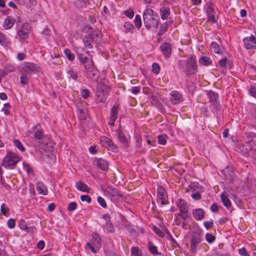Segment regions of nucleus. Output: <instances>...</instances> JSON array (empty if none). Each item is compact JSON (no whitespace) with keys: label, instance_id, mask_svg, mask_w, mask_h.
Listing matches in <instances>:
<instances>
[{"label":"nucleus","instance_id":"1","mask_svg":"<svg viewBox=\"0 0 256 256\" xmlns=\"http://www.w3.org/2000/svg\"><path fill=\"white\" fill-rule=\"evenodd\" d=\"M142 18L144 26L147 30L158 28L160 22L159 16L155 14L154 11L148 6H146L143 12Z\"/></svg>","mask_w":256,"mask_h":256},{"label":"nucleus","instance_id":"2","mask_svg":"<svg viewBox=\"0 0 256 256\" xmlns=\"http://www.w3.org/2000/svg\"><path fill=\"white\" fill-rule=\"evenodd\" d=\"M206 97L209 99L210 108L214 113L218 114L220 112V104L218 101V94L211 90H206Z\"/></svg>","mask_w":256,"mask_h":256},{"label":"nucleus","instance_id":"3","mask_svg":"<svg viewBox=\"0 0 256 256\" xmlns=\"http://www.w3.org/2000/svg\"><path fill=\"white\" fill-rule=\"evenodd\" d=\"M100 34V33L99 32H92L86 35L83 39L84 46L92 49L94 45L96 46L101 40Z\"/></svg>","mask_w":256,"mask_h":256},{"label":"nucleus","instance_id":"4","mask_svg":"<svg viewBox=\"0 0 256 256\" xmlns=\"http://www.w3.org/2000/svg\"><path fill=\"white\" fill-rule=\"evenodd\" d=\"M20 158L17 154L9 152L4 156L2 161V165L6 169H14Z\"/></svg>","mask_w":256,"mask_h":256},{"label":"nucleus","instance_id":"5","mask_svg":"<svg viewBox=\"0 0 256 256\" xmlns=\"http://www.w3.org/2000/svg\"><path fill=\"white\" fill-rule=\"evenodd\" d=\"M110 90V88L104 82H99L97 84L96 90L98 101L100 102H104L106 100Z\"/></svg>","mask_w":256,"mask_h":256},{"label":"nucleus","instance_id":"6","mask_svg":"<svg viewBox=\"0 0 256 256\" xmlns=\"http://www.w3.org/2000/svg\"><path fill=\"white\" fill-rule=\"evenodd\" d=\"M186 75L190 76L196 74L198 70L196 60V56L191 54L188 58L186 60Z\"/></svg>","mask_w":256,"mask_h":256},{"label":"nucleus","instance_id":"7","mask_svg":"<svg viewBox=\"0 0 256 256\" xmlns=\"http://www.w3.org/2000/svg\"><path fill=\"white\" fill-rule=\"evenodd\" d=\"M202 236L199 230L194 231L191 234L190 242V250L192 252L196 254L198 250V246L202 242Z\"/></svg>","mask_w":256,"mask_h":256},{"label":"nucleus","instance_id":"8","mask_svg":"<svg viewBox=\"0 0 256 256\" xmlns=\"http://www.w3.org/2000/svg\"><path fill=\"white\" fill-rule=\"evenodd\" d=\"M102 189L105 196L110 198L112 201L114 202L123 197V195L120 192L112 186H108L106 188H102Z\"/></svg>","mask_w":256,"mask_h":256},{"label":"nucleus","instance_id":"9","mask_svg":"<svg viewBox=\"0 0 256 256\" xmlns=\"http://www.w3.org/2000/svg\"><path fill=\"white\" fill-rule=\"evenodd\" d=\"M22 70L26 74H31L38 72L40 68L37 64L34 63L25 62Z\"/></svg>","mask_w":256,"mask_h":256},{"label":"nucleus","instance_id":"10","mask_svg":"<svg viewBox=\"0 0 256 256\" xmlns=\"http://www.w3.org/2000/svg\"><path fill=\"white\" fill-rule=\"evenodd\" d=\"M30 28L31 27L28 23L22 24L20 28L17 32L20 40H23L28 38Z\"/></svg>","mask_w":256,"mask_h":256},{"label":"nucleus","instance_id":"11","mask_svg":"<svg viewBox=\"0 0 256 256\" xmlns=\"http://www.w3.org/2000/svg\"><path fill=\"white\" fill-rule=\"evenodd\" d=\"M244 48L246 50L256 49V38L254 35L246 37L243 39Z\"/></svg>","mask_w":256,"mask_h":256},{"label":"nucleus","instance_id":"12","mask_svg":"<svg viewBox=\"0 0 256 256\" xmlns=\"http://www.w3.org/2000/svg\"><path fill=\"white\" fill-rule=\"evenodd\" d=\"M102 146L108 148V150L116 152L118 150V146L112 142V140L106 136L101 139Z\"/></svg>","mask_w":256,"mask_h":256},{"label":"nucleus","instance_id":"13","mask_svg":"<svg viewBox=\"0 0 256 256\" xmlns=\"http://www.w3.org/2000/svg\"><path fill=\"white\" fill-rule=\"evenodd\" d=\"M160 49L164 56L168 59L170 56L172 54L171 45L168 42H163L160 46Z\"/></svg>","mask_w":256,"mask_h":256},{"label":"nucleus","instance_id":"14","mask_svg":"<svg viewBox=\"0 0 256 256\" xmlns=\"http://www.w3.org/2000/svg\"><path fill=\"white\" fill-rule=\"evenodd\" d=\"M87 78L92 82H96L99 78L100 73L98 71L94 66L90 68H88L86 70Z\"/></svg>","mask_w":256,"mask_h":256},{"label":"nucleus","instance_id":"15","mask_svg":"<svg viewBox=\"0 0 256 256\" xmlns=\"http://www.w3.org/2000/svg\"><path fill=\"white\" fill-rule=\"evenodd\" d=\"M77 114L78 118L80 120H84L86 119L87 116L88 112L86 108H84L81 103L77 104Z\"/></svg>","mask_w":256,"mask_h":256},{"label":"nucleus","instance_id":"16","mask_svg":"<svg viewBox=\"0 0 256 256\" xmlns=\"http://www.w3.org/2000/svg\"><path fill=\"white\" fill-rule=\"evenodd\" d=\"M239 149L242 154L244 156H250V152H252V148L250 144L246 141L240 146Z\"/></svg>","mask_w":256,"mask_h":256},{"label":"nucleus","instance_id":"17","mask_svg":"<svg viewBox=\"0 0 256 256\" xmlns=\"http://www.w3.org/2000/svg\"><path fill=\"white\" fill-rule=\"evenodd\" d=\"M95 162L98 168L106 171L108 168V162L102 158H96Z\"/></svg>","mask_w":256,"mask_h":256},{"label":"nucleus","instance_id":"18","mask_svg":"<svg viewBox=\"0 0 256 256\" xmlns=\"http://www.w3.org/2000/svg\"><path fill=\"white\" fill-rule=\"evenodd\" d=\"M34 132V138L39 144H43L44 134L42 130H37V126L32 128Z\"/></svg>","mask_w":256,"mask_h":256},{"label":"nucleus","instance_id":"19","mask_svg":"<svg viewBox=\"0 0 256 256\" xmlns=\"http://www.w3.org/2000/svg\"><path fill=\"white\" fill-rule=\"evenodd\" d=\"M216 12L214 9L210 6H208L206 8V15L208 22H210L212 24H215L217 20L215 16Z\"/></svg>","mask_w":256,"mask_h":256},{"label":"nucleus","instance_id":"20","mask_svg":"<svg viewBox=\"0 0 256 256\" xmlns=\"http://www.w3.org/2000/svg\"><path fill=\"white\" fill-rule=\"evenodd\" d=\"M251 140L248 141L252 148V155L254 159H256V134H252L251 136Z\"/></svg>","mask_w":256,"mask_h":256},{"label":"nucleus","instance_id":"21","mask_svg":"<svg viewBox=\"0 0 256 256\" xmlns=\"http://www.w3.org/2000/svg\"><path fill=\"white\" fill-rule=\"evenodd\" d=\"M170 96V101L174 104H176L182 101V95L177 91H172Z\"/></svg>","mask_w":256,"mask_h":256},{"label":"nucleus","instance_id":"22","mask_svg":"<svg viewBox=\"0 0 256 256\" xmlns=\"http://www.w3.org/2000/svg\"><path fill=\"white\" fill-rule=\"evenodd\" d=\"M222 172L227 180L230 182L234 180V173L228 166L226 167Z\"/></svg>","mask_w":256,"mask_h":256},{"label":"nucleus","instance_id":"23","mask_svg":"<svg viewBox=\"0 0 256 256\" xmlns=\"http://www.w3.org/2000/svg\"><path fill=\"white\" fill-rule=\"evenodd\" d=\"M16 22V19L14 18L8 16L7 18L5 19L2 27L5 30H9L12 27Z\"/></svg>","mask_w":256,"mask_h":256},{"label":"nucleus","instance_id":"24","mask_svg":"<svg viewBox=\"0 0 256 256\" xmlns=\"http://www.w3.org/2000/svg\"><path fill=\"white\" fill-rule=\"evenodd\" d=\"M76 187L78 190L87 193L90 190V188L82 181L77 182L76 183Z\"/></svg>","mask_w":256,"mask_h":256},{"label":"nucleus","instance_id":"25","mask_svg":"<svg viewBox=\"0 0 256 256\" xmlns=\"http://www.w3.org/2000/svg\"><path fill=\"white\" fill-rule=\"evenodd\" d=\"M204 211L201 208L195 209L192 210V215L198 220H202L204 217Z\"/></svg>","mask_w":256,"mask_h":256},{"label":"nucleus","instance_id":"26","mask_svg":"<svg viewBox=\"0 0 256 256\" xmlns=\"http://www.w3.org/2000/svg\"><path fill=\"white\" fill-rule=\"evenodd\" d=\"M160 18L162 20L167 19L170 15V10L168 7L162 6L160 9Z\"/></svg>","mask_w":256,"mask_h":256},{"label":"nucleus","instance_id":"27","mask_svg":"<svg viewBox=\"0 0 256 256\" xmlns=\"http://www.w3.org/2000/svg\"><path fill=\"white\" fill-rule=\"evenodd\" d=\"M118 138L120 143L125 147H127L128 145V142L127 138L124 134L120 130H118L117 131Z\"/></svg>","mask_w":256,"mask_h":256},{"label":"nucleus","instance_id":"28","mask_svg":"<svg viewBox=\"0 0 256 256\" xmlns=\"http://www.w3.org/2000/svg\"><path fill=\"white\" fill-rule=\"evenodd\" d=\"M36 189L40 194L46 196L48 194L47 188L42 182H39L37 183Z\"/></svg>","mask_w":256,"mask_h":256},{"label":"nucleus","instance_id":"29","mask_svg":"<svg viewBox=\"0 0 256 256\" xmlns=\"http://www.w3.org/2000/svg\"><path fill=\"white\" fill-rule=\"evenodd\" d=\"M177 206L179 209L178 213H185L186 212L188 211V206L186 204L185 200L180 199L178 202L177 203Z\"/></svg>","mask_w":256,"mask_h":256},{"label":"nucleus","instance_id":"30","mask_svg":"<svg viewBox=\"0 0 256 256\" xmlns=\"http://www.w3.org/2000/svg\"><path fill=\"white\" fill-rule=\"evenodd\" d=\"M118 105L114 104L110 110V115L109 118L112 121H116L118 118Z\"/></svg>","mask_w":256,"mask_h":256},{"label":"nucleus","instance_id":"31","mask_svg":"<svg viewBox=\"0 0 256 256\" xmlns=\"http://www.w3.org/2000/svg\"><path fill=\"white\" fill-rule=\"evenodd\" d=\"M220 198L224 206L229 208L231 206V202L226 192H223L220 195Z\"/></svg>","mask_w":256,"mask_h":256},{"label":"nucleus","instance_id":"32","mask_svg":"<svg viewBox=\"0 0 256 256\" xmlns=\"http://www.w3.org/2000/svg\"><path fill=\"white\" fill-rule=\"evenodd\" d=\"M210 48L212 50H213L214 52L220 54H222L224 51V48H220V46L214 42H212L210 44Z\"/></svg>","mask_w":256,"mask_h":256},{"label":"nucleus","instance_id":"33","mask_svg":"<svg viewBox=\"0 0 256 256\" xmlns=\"http://www.w3.org/2000/svg\"><path fill=\"white\" fill-rule=\"evenodd\" d=\"M148 248L149 252L154 256L160 255V253L158 251V248L154 246L152 242H150L148 244Z\"/></svg>","mask_w":256,"mask_h":256},{"label":"nucleus","instance_id":"34","mask_svg":"<svg viewBox=\"0 0 256 256\" xmlns=\"http://www.w3.org/2000/svg\"><path fill=\"white\" fill-rule=\"evenodd\" d=\"M103 228L104 230H106L108 232L112 234L115 232L114 226L112 222H106L104 225Z\"/></svg>","mask_w":256,"mask_h":256},{"label":"nucleus","instance_id":"35","mask_svg":"<svg viewBox=\"0 0 256 256\" xmlns=\"http://www.w3.org/2000/svg\"><path fill=\"white\" fill-rule=\"evenodd\" d=\"M199 62L204 66H208L210 65L212 62V60L209 57L206 56H202L198 60Z\"/></svg>","mask_w":256,"mask_h":256},{"label":"nucleus","instance_id":"36","mask_svg":"<svg viewBox=\"0 0 256 256\" xmlns=\"http://www.w3.org/2000/svg\"><path fill=\"white\" fill-rule=\"evenodd\" d=\"M10 43L8 38L4 34L0 32V44L3 46H7Z\"/></svg>","mask_w":256,"mask_h":256},{"label":"nucleus","instance_id":"37","mask_svg":"<svg viewBox=\"0 0 256 256\" xmlns=\"http://www.w3.org/2000/svg\"><path fill=\"white\" fill-rule=\"evenodd\" d=\"M168 24L166 22H164L160 26V28L158 32V36H162L163 34L167 31L168 28Z\"/></svg>","mask_w":256,"mask_h":256},{"label":"nucleus","instance_id":"38","mask_svg":"<svg viewBox=\"0 0 256 256\" xmlns=\"http://www.w3.org/2000/svg\"><path fill=\"white\" fill-rule=\"evenodd\" d=\"M166 190L162 186H160L157 189V195L158 197L160 198H164V197L166 196Z\"/></svg>","mask_w":256,"mask_h":256},{"label":"nucleus","instance_id":"39","mask_svg":"<svg viewBox=\"0 0 256 256\" xmlns=\"http://www.w3.org/2000/svg\"><path fill=\"white\" fill-rule=\"evenodd\" d=\"M64 54L66 58L70 61L72 62L74 58V54L72 52L71 50L68 48L64 50Z\"/></svg>","mask_w":256,"mask_h":256},{"label":"nucleus","instance_id":"40","mask_svg":"<svg viewBox=\"0 0 256 256\" xmlns=\"http://www.w3.org/2000/svg\"><path fill=\"white\" fill-rule=\"evenodd\" d=\"M178 68L181 71L186 74V60H180L178 62Z\"/></svg>","mask_w":256,"mask_h":256},{"label":"nucleus","instance_id":"41","mask_svg":"<svg viewBox=\"0 0 256 256\" xmlns=\"http://www.w3.org/2000/svg\"><path fill=\"white\" fill-rule=\"evenodd\" d=\"M68 74L69 76V78H71L74 80H76L78 78V72L72 68L69 69L68 71Z\"/></svg>","mask_w":256,"mask_h":256},{"label":"nucleus","instance_id":"42","mask_svg":"<svg viewBox=\"0 0 256 256\" xmlns=\"http://www.w3.org/2000/svg\"><path fill=\"white\" fill-rule=\"evenodd\" d=\"M84 68L86 70H88V68H90L94 66L92 58H88V60H87L86 62L83 64Z\"/></svg>","mask_w":256,"mask_h":256},{"label":"nucleus","instance_id":"43","mask_svg":"<svg viewBox=\"0 0 256 256\" xmlns=\"http://www.w3.org/2000/svg\"><path fill=\"white\" fill-rule=\"evenodd\" d=\"M124 27L128 32L132 34L134 32V27L131 22H126L124 24Z\"/></svg>","mask_w":256,"mask_h":256},{"label":"nucleus","instance_id":"44","mask_svg":"<svg viewBox=\"0 0 256 256\" xmlns=\"http://www.w3.org/2000/svg\"><path fill=\"white\" fill-rule=\"evenodd\" d=\"M78 58L80 63L83 64L84 62L87 60H88V58H92V56L89 55L87 56L83 54H78Z\"/></svg>","mask_w":256,"mask_h":256},{"label":"nucleus","instance_id":"45","mask_svg":"<svg viewBox=\"0 0 256 256\" xmlns=\"http://www.w3.org/2000/svg\"><path fill=\"white\" fill-rule=\"evenodd\" d=\"M0 210L2 214L8 216L10 214V210L6 204H3L0 206Z\"/></svg>","mask_w":256,"mask_h":256},{"label":"nucleus","instance_id":"46","mask_svg":"<svg viewBox=\"0 0 256 256\" xmlns=\"http://www.w3.org/2000/svg\"><path fill=\"white\" fill-rule=\"evenodd\" d=\"M134 23L136 26L138 28H140L142 26V20L141 17L139 14H136L135 16V18L134 20Z\"/></svg>","mask_w":256,"mask_h":256},{"label":"nucleus","instance_id":"47","mask_svg":"<svg viewBox=\"0 0 256 256\" xmlns=\"http://www.w3.org/2000/svg\"><path fill=\"white\" fill-rule=\"evenodd\" d=\"M14 146L21 152H24L25 150V148L19 140H14Z\"/></svg>","mask_w":256,"mask_h":256},{"label":"nucleus","instance_id":"48","mask_svg":"<svg viewBox=\"0 0 256 256\" xmlns=\"http://www.w3.org/2000/svg\"><path fill=\"white\" fill-rule=\"evenodd\" d=\"M168 136L166 134L158 136V137L159 144L164 145L166 143V138Z\"/></svg>","mask_w":256,"mask_h":256},{"label":"nucleus","instance_id":"49","mask_svg":"<svg viewBox=\"0 0 256 256\" xmlns=\"http://www.w3.org/2000/svg\"><path fill=\"white\" fill-rule=\"evenodd\" d=\"M92 236L93 240H94L95 242L97 244H98V245L100 244L101 238L98 233L94 232V233L92 234Z\"/></svg>","mask_w":256,"mask_h":256},{"label":"nucleus","instance_id":"50","mask_svg":"<svg viewBox=\"0 0 256 256\" xmlns=\"http://www.w3.org/2000/svg\"><path fill=\"white\" fill-rule=\"evenodd\" d=\"M206 240L208 243H212L215 240L216 237L211 234L206 233Z\"/></svg>","mask_w":256,"mask_h":256},{"label":"nucleus","instance_id":"51","mask_svg":"<svg viewBox=\"0 0 256 256\" xmlns=\"http://www.w3.org/2000/svg\"><path fill=\"white\" fill-rule=\"evenodd\" d=\"M160 70V66L157 63H154L152 64V72L155 74H158Z\"/></svg>","mask_w":256,"mask_h":256},{"label":"nucleus","instance_id":"52","mask_svg":"<svg viewBox=\"0 0 256 256\" xmlns=\"http://www.w3.org/2000/svg\"><path fill=\"white\" fill-rule=\"evenodd\" d=\"M22 164L24 168L26 169V172L28 174H33V169L28 164L24 162Z\"/></svg>","mask_w":256,"mask_h":256},{"label":"nucleus","instance_id":"53","mask_svg":"<svg viewBox=\"0 0 256 256\" xmlns=\"http://www.w3.org/2000/svg\"><path fill=\"white\" fill-rule=\"evenodd\" d=\"M81 96L84 99L87 98L90 96V92L88 89H83L80 92Z\"/></svg>","mask_w":256,"mask_h":256},{"label":"nucleus","instance_id":"54","mask_svg":"<svg viewBox=\"0 0 256 256\" xmlns=\"http://www.w3.org/2000/svg\"><path fill=\"white\" fill-rule=\"evenodd\" d=\"M131 252V256H139L140 251L138 248L137 247L133 246L131 248L130 250Z\"/></svg>","mask_w":256,"mask_h":256},{"label":"nucleus","instance_id":"55","mask_svg":"<svg viewBox=\"0 0 256 256\" xmlns=\"http://www.w3.org/2000/svg\"><path fill=\"white\" fill-rule=\"evenodd\" d=\"M228 62V58H224L219 60L218 63L221 68H226Z\"/></svg>","mask_w":256,"mask_h":256},{"label":"nucleus","instance_id":"56","mask_svg":"<svg viewBox=\"0 0 256 256\" xmlns=\"http://www.w3.org/2000/svg\"><path fill=\"white\" fill-rule=\"evenodd\" d=\"M98 202L99 203V204L103 208H106L107 206L106 202L105 200L101 197L98 196L97 199Z\"/></svg>","mask_w":256,"mask_h":256},{"label":"nucleus","instance_id":"57","mask_svg":"<svg viewBox=\"0 0 256 256\" xmlns=\"http://www.w3.org/2000/svg\"><path fill=\"white\" fill-rule=\"evenodd\" d=\"M153 230L160 237L164 238V234L163 232L156 226L153 227Z\"/></svg>","mask_w":256,"mask_h":256},{"label":"nucleus","instance_id":"58","mask_svg":"<svg viewBox=\"0 0 256 256\" xmlns=\"http://www.w3.org/2000/svg\"><path fill=\"white\" fill-rule=\"evenodd\" d=\"M178 216L182 218L183 220H189L188 218L190 217L188 211L186 212L185 213H178Z\"/></svg>","mask_w":256,"mask_h":256},{"label":"nucleus","instance_id":"59","mask_svg":"<svg viewBox=\"0 0 256 256\" xmlns=\"http://www.w3.org/2000/svg\"><path fill=\"white\" fill-rule=\"evenodd\" d=\"M85 0H72L74 6L77 8L82 7L84 4Z\"/></svg>","mask_w":256,"mask_h":256},{"label":"nucleus","instance_id":"60","mask_svg":"<svg viewBox=\"0 0 256 256\" xmlns=\"http://www.w3.org/2000/svg\"><path fill=\"white\" fill-rule=\"evenodd\" d=\"M124 13L126 16L130 18H132L134 16V12L130 8H129L128 10H125Z\"/></svg>","mask_w":256,"mask_h":256},{"label":"nucleus","instance_id":"61","mask_svg":"<svg viewBox=\"0 0 256 256\" xmlns=\"http://www.w3.org/2000/svg\"><path fill=\"white\" fill-rule=\"evenodd\" d=\"M76 202H70L68 206V210L69 212H72L76 208Z\"/></svg>","mask_w":256,"mask_h":256},{"label":"nucleus","instance_id":"62","mask_svg":"<svg viewBox=\"0 0 256 256\" xmlns=\"http://www.w3.org/2000/svg\"><path fill=\"white\" fill-rule=\"evenodd\" d=\"M204 225L206 230L211 228L214 226L213 220L206 221L204 222Z\"/></svg>","mask_w":256,"mask_h":256},{"label":"nucleus","instance_id":"63","mask_svg":"<svg viewBox=\"0 0 256 256\" xmlns=\"http://www.w3.org/2000/svg\"><path fill=\"white\" fill-rule=\"evenodd\" d=\"M18 225L21 230H26V229L27 227V225H26L25 221L23 220H20L18 222Z\"/></svg>","mask_w":256,"mask_h":256},{"label":"nucleus","instance_id":"64","mask_svg":"<svg viewBox=\"0 0 256 256\" xmlns=\"http://www.w3.org/2000/svg\"><path fill=\"white\" fill-rule=\"evenodd\" d=\"M248 91L250 96L256 98V88L254 86H251L249 88Z\"/></svg>","mask_w":256,"mask_h":256}]
</instances>
